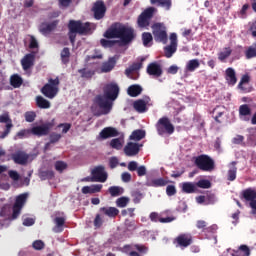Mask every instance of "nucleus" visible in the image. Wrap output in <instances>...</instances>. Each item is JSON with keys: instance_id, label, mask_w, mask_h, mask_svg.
Instances as JSON below:
<instances>
[{"instance_id": "aec40b11", "label": "nucleus", "mask_w": 256, "mask_h": 256, "mask_svg": "<svg viewBox=\"0 0 256 256\" xmlns=\"http://www.w3.org/2000/svg\"><path fill=\"white\" fill-rule=\"evenodd\" d=\"M57 25H59V20H54L50 23L43 22L39 26V31L42 35H49V33L57 29Z\"/></svg>"}, {"instance_id": "f257e3e1", "label": "nucleus", "mask_w": 256, "mask_h": 256, "mask_svg": "<svg viewBox=\"0 0 256 256\" xmlns=\"http://www.w3.org/2000/svg\"><path fill=\"white\" fill-rule=\"evenodd\" d=\"M103 93V95H97L94 98V104L102 109V115H109L113 109V101L119 97V85L116 83L106 84Z\"/></svg>"}, {"instance_id": "dca6fc26", "label": "nucleus", "mask_w": 256, "mask_h": 256, "mask_svg": "<svg viewBox=\"0 0 256 256\" xmlns=\"http://www.w3.org/2000/svg\"><path fill=\"white\" fill-rule=\"evenodd\" d=\"M242 197L245 199V201L250 202V207L255 211L256 209V190L253 188H247L243 190Z\"/></svg>"}, {"instance_id": "a18cd8bd", "label": "nucleus", "mask_w": 256, "mask_h": 256, "mask_svg": "<svg viewBox=\"0 0 256 256\" xmlns=\"http://www.w3.org/2000/svg\"><path fill=\"white\" fill-rule=\"evenodd\" d=\"M251 255V250L247 245H241L239 249L232 256H249Z\"/></svg>"}, {"instance_id": "a19ab883", "label": "nucleus", "mask_w": 256, "mask_h": 256, "mask_svg": "<svg viewBox=\"0 0 256 256\" xmlns=\"http://www.w3.org/2000/svg\"><path fill=\"white\" fill-rule=\"evenodd\" d=\"M28 197H29V194H27V193H23V194L18 195L16 197L14 206L15 207H20V208L23 209V206L25 205V203H27V198Z\"/></svg>"}, {"instance_id": "ddd939ff", "label": "nucleus", "mask_w": 256, "mask_h": 256, "mask_svg": "<svg viewBox=\"0 0 256 256\" xmlns=\"http://www.w3.org/2000/svg\"><path fill=\"white\" fill-rule=\"evenodd\" d=\"M0 123L6 124L4 131L0 135V139H5V137H8L11 133V129H13V120L11 119L9 112H4L0 115Z\"/></svg>"}, {"instance_id": "473e14b6", "label": "nucleus", "mask_w": 256, "mask_h": 256, "mask_svg": "<svg viewBox=\"0 0 256 256\" xmlns=\"http://www.w3.org/2000/svg\"><path fill=\"white\" fill-rule=\"evenodd\" d=\"M182 193H196L197 192V185L193 182H184L181 184Z\"/></svg>"}, {"instance_id": "49530a36", "label": "nucleus", "mask_w": 256, "mask_h": 256, "mask_svg": "<svg viewBox=\"0 0 256 256\" xmlns=\"http://www.w3.org/2000/svg\"><path fill=\"white\" fill-rule=\"evenodd\" d=\"M61 61L64 65H67L69 63V59L71 57V51L68 47L63 48V50L60 53Z\"/></svg>"}, {"instance_id": "0e129e2a", "label": "nucleus", "mask_w": 256, "mask_h": 256, "mask_svg": "<svg viewBox=\"0 0 256 256\" xmlns=\"http://www.w3.org/2000/svg\"><path fill=\"white\" fill-rule=\"evenodd\" d=\"M24 117L27 123H33V121H35V118L37 117V114L33 111H28L24 114Z\"/></svg>"}, {"instance_id": "13d9d810", "label": "nucleus", "mask_w": 256, "mask_h": 256, "mask_svg": "<svg viewBox=\"0 0 256 256\" xmlns=\"http://www.w3.org/2000/svg\"><path fill=\"white\" fill-rule=\"evenodd\" d=\"M231 53H233V51L231 50L230 47L225 48V51L220 52L218 54L219 61H225V59H228V57H231Z\"/></svg>"}, {"instance_id": "58836bf2", "label": "nucleus", "mask_w": 256, "mask_h": 256, "mask_svg": "<svg viewBox=\"0 0 256 256\" xmlns=\"http://www.w3.org/2000/svg\"><path fill=\"white\" fill-rule=\"evenodd\" d=\"M104 37H106V39H119V26L108 29L104 33Z\"/></svg>"}, {"instance_id": "de8ad7c7", "label": "nucleus", "mask_w": 256, "mask_h": 256, "mask_svg": "<svg viewBox=\"0 0 256 256\" xmlns=\"http://www.w3.org/2000/svg\"><path fill=\"white\" fill-rule=\"evenodd\" d=\"M110 147L116 149V151H121L123 149V140L121 138H114L110 141Z\"/></svg>"}, {"instance_id": "09e8293b", "label": "nucleus", "mask_w": 256, "mask_h": 256, "mask_svg": "<svg viewBox=\"0 0 256 256\" xmlns=\"http://www.w3.org/2000/svg\"><path fill=\"white\" fill-rule=\"evenodd\" d=\"M245 57H246V59H255V57H256V43H254L252 46H249L246 49Z\"/></svg>"}, {"instance_id": "6e6d98bb", "label": "nucleus", "mask_w": 256, "mask_h": 256, "mask_svg": "<svg viewBox=\"0 0 256 256\" xmlns=\"http://www.w3.org/2000/svg\"><path fill=\"white\" fill-rule=\"evenodd\" d=\"M108 191H109L111 197H119V195H123V190L119 186H111L108 189Z\"/></svg>"}, {"instance_id": "8fccbe9b", "label": "nucleus", "mask_w": 256, "mask_h": 256, "mask_svg": "<svg viewBox=\"0 0 256 256\" xmlns=\"http://www.w3.org/2000/svg\"><path fill=\"white\" fill-rule=\"evenodd\" d=\"M31 135V129H22L16 133L14 136V140L17 141L18 139H25Z\"/></svg>"}, {"instance_id": "e433bc0d", "label": "nucleus", "mask_w": 256, "mask_h": 256, "mask_svg": "<svg viewBox=\"0 0 256 256\" xmlns=\"http://www.w3.org/2000/svg\"><path fill=\"white\" fill-rule=\"evenodd\" d=\"M100 212L104 213V215H107V217L115 218L117 215H119V209L115 207H102L100 208Z\"/></svg>"}, {"instance_id": "a878e982", "label": "nucleus", "mask_w": 256, "mask_h": 256, "mask_svg": "<svg viewBox=\"0 0 256 256\" xmlns=\"http://www.w3.org/2000/svg\"><path fill=\"white\" fill-rule=\"evenodd\" d=\"M225 80L231 87L237 85V74L235 73V69L231 67L226 69Z\"/></svg>"}, {"instance_id": "4be33fe9", "label": "nucleus", "mask_w": 256, "mask_h": 256, "mask_svg": "<svg viewBox=\"0 0 256 256\" xmlns=\"http://www.w3.org/2000/svg\"><path fill=\"white\" fill-rule=\"evenodd\" d=\"M149 101H151V98L149 96H146L143 99L136 100L133 103V107L137 113H145L147 111V104H149Z\"/></svg>"}, {"instance_id": "f704fd0d", "label": "nucleus", "mask_w": 256, "mask_h": 256, "mask_svg": "<svg viewBox=\"0 0 256 256\" xmlns=\"http://www.w3.org/2000/svg\"><path fill=\"white\" fill-rule=\"evenodd\" d=\"M10 85L14 89H19L23 85V78L19 74H13L10 76Z\"/></svg>"}, {"instance_id": "bb28decb", "label": "nucleus", "mask_w": 256, "mask_h": 256, "mask_svg": "<svg viewBox=\"0 0 256 256\" xmlns=\"http://www.w3.org/2000/svg\"><path fill=\"white\" fill-rule=\"evenodd\" d=\"M103 184H92L91 186L82 187L81 191L83 195H93L94 193H101Z\"/></svg>"}, {"instance_id": "bf43d9fd", "label": "nucleus", "mask_w": 256, "mask_h": 256, "mask_svg": "<svg viewBox=\"0 0 256 256\" xmlns=\"http://www.w3.org/2000/svg\"><path fill=\"white\" fill-rule=\"evenodd\" d=\"M249 81H251V77L249 76V74H244L238 84V89H240L241 91H245V87H243V85H245V83H249Z\"/></svg>"}, {"instance_id": "a211bd4d", "label": "nucleus", "mask_w": 256, "mask_h": 256, "mask_svg": "<svg viewBox=\"0 0 256 256\" xmlns=\"http://www.w3.org/2000/svg\"><path fill=\"white\" fill-rule=\"evenodd\" d=\"M142 67L143 63L141 62L133 63L125 70L126 77H128V79H133L134 81H137V79H139V74H135L134 71H139V69H141Z\"/></svg>"}, {"instance_id": "b1692460", "label": "nucleus", "mask_w": 256, "mask_h": 256, "mask_svg": "<svg viewBox=\"0 0 256 256\" xmlns=\"http://www.w3.org/2000/svg\"><path fill=\"white\" fill-rule=\"evenodd\" d=\"M21 65L24 71H29V69L35 65V54H26L21 60Z\"/></svg>"}, {"instance_id": "3c124183", "label": "nucleus", "mask_w": 256, "mask_h": 256, "mask_svg": "<svg viewBox=\"0 0 256 256\" xmlns=\"http://www.w3.org/2000/svg\"><path fill=\"white\" fill-rule=\"evenodd\" d=\"M131 197H132V201L133 203L135 204H139L141 203V200L143 199L144 195L141 191L139 190H134L132 193H131Z\"/></svg>"}, {"instance_id": "79ce46f5", "label": "nucleus", "mask_w": 256, "mask_h": 256, "mask_svg": "<svg viewBox=\"0 0 256 256\" xmlns=\"http://www.w3.org/2000/svg\"><path fill=\"white\" fill-rule=\"evenodd\" d=\"M141 139H145V131L138 129L134 130L132 134L130 135L131 141H141Z\"/></svg>"}, {"instance_id": "5701e85b", "label": "nucleus", "mask_w": 256, "mask_h": 256, "mask_svg": "<svg viewBox=\"0 0 256 256\" xmlns=\"http://www.w3.org/2000/svg\"><path fill=\"white\" fill-rule=\"evenodd\" d=\"M128 171H137L138 177H145L147 175V167L145 166H139V164L135 161H130L128 163Z\"/></svg>"}, {"instance_id": "cd10ccee", "label": "nucleus", "mask_w": 256, "mask_h": 256, "mask_svg": "<svg viewBox=\"0 0 256 256\" xmlns=\"http://www.w3.org/2000/svg\"><path fill=\"white\" fill-rule=\"evenodd\" d=\"M212 117L213 119L216 121V123H223V120H221V118L223 117V115H225V107L224 106H216L213 110H212Z\"/></svg>"}, {"instance_id": "5fc2aeb1", "label": "nucleus", "mask_w": 256, "mask_h": 256, "mask_svg": "<svg viewBox=\"0 0 256 256\" xmlns=\"http://www.w3.org/2000/svg\"><path fill=\"white\" fill-rule=\"evenodd\" d=\"M78 73H80V75L83 79H91L93 77V75H95L94 70H87L85 68L79 69Z\"/></svg>"}, {"instance_id": "c9c22d12", "label": "nucleus", "mask_w": 256, "mask_h": 256, "mask_svg": "<svg viewBox=\"0 0 256 256\" xmlns=\"http://www.w3.org/2000/svg\"><path fill=\"white\" fill-rule=\"evenodd\" d=\"M230 169L228 170V181H235L237 179V162L232 161L229 165Z\"/></svg>"}, {"instance_id": "e2e57ef3", "label": "nucleus", "mask_w": 256, "mask_h": 256, "mask_svg": "<svg viewBox=\"0 0 256 256\" xmlns=\"http://www.w3.org/2000/svg\"><path fill=\"white\" fill-rule=\"evenodd\" d=\"M217 203V196L213 193H208L206 195V205H215Z\"/></svg>"}, {"instance_id": "c85d7f7f", "label": "nucleus", "mask_w": 256, "mask_h": 256, "mask_svg": "<svg viewBox=\"0 0 256 256\" xmlns=\"http://www.w3.org/2000/svg\"><path fill=\"white\" fill-rule=\"evenodd\" d=\"M115 65H117V60L115 59V57H110L108 61L102 64V73H110V71H113V69H115Z\"/></svg>"}, {"instance_id": "39448f33", "label": "nucleus", "mask_w": 256, "mask_h": 256, "mask_svg": "<svg viewBox=\"0 0 256 256\" xmlns=\"http://www.w3.org/2000/svg\"><path fill=\"white\" fill-rule=\"evenodd\" d=\"M155 128L160 137H164V135H173L175 133V126L167 116L160 118L157 121Z\"/></svg>"}, {"instance_id": "c756f323", "label": "nucleus", "mask_w": 256, "mask_h": 256, "mask_svg": "<svg viewBox=\"0 0 256 256\" xmlns=\"http://www.w3.org/2000/svg\"><path fill=\"white\" fill-rule=\"evenodd\" d=\"M65 221H67V218L65 217H56L54 219L55 227L53 228L54 233H63V227H65Z\"/></svg>"}, {"instance_id": "7ed1b4c3", "label": "nucleus", "mask_w": 256, "mask_h": 256, "mask_svg": "<svg viewBox=\"0 0 256 256\" xmlns=\"http://www.w3.org/2000/svg\"><path fill=\"white\" fill-rule=\"evenodd\" d=\"M194 165L200 169V171H204L206 173H211L215 171V160L211 158V156L202 154L194 159Z\"/></svg>"}, {"instance_id": "6e6552de", "label": "nucleus", "mask_w": 256, "mask_h": 256, "mask_svg": "<svg viewBox=\"0 0 256 256\" xmlns=\"http://www.w3.org/2000/svg\"><path fill=\"white\" fill-rule=\"evenodd\" d=\"M118 39L121 40L123 45H129L135 39V30L131 27L119 25Z\"/></svg>"}, {"instance_id": "6ab92c4d", "label": "nucleus", "mask_w": 256, "mask_h": 256, "mask_svg": "<svg viewBox=\"0 0 256 256\" xmlns=\"http://www.w3.org/2000/svg\"><path fill=\"white\" fill-rule=\"evenodd\" d=\"M111 137H119V131L113 127H106L101 130L98 139L105 141V139H110Z\"/></svg>"}, {"instance_id": "774afa93", "label": "nucleus", "mask_w": 256, "mask_h": 256, "mask_svg": "<svg viewBox=\"0 0 256 256\" xmlns=\"http://www.w3.org/2000/svg\"><path fill=\"white\" fill-rule=\"evenodd\" d=\"M8 175H9L10 179H12V181H14V183L19 181V179H21V175H19V172L15 171V170H10L8 172Z\"/></svg>"}, {"instance_id": "680f3d73", "label": "nucleus", "mask_w": 256, "mask_h": 256, "mask_svg": "<svg viewBox=\"0 0 256 256\" xmlns=\"http://www.w3.org/2000/svg\"><path fill=\"white\" fill-rule=\"evenodd\" d=\"M54 167L58 171V173H63V171L67 169V163L63 161H56Z\"/></svg>"}, {"instance_id": "2eb2a0df", "label": "nucleus", "mask_w": 256, "mask_h": 256, "mask_svg": "<svg viewBox=\"0 0 256 256\" xmlns=\"http://www.w3.org/2000/svg\"><path fill=\"white\" fill-rule=\"evenodd\" d=\"M141 147H143L142 144L128 142L124 147V153L127 157H135V155H139Z\"/></svg>"}, {"instance_id": "9d476101", "label": "nucleus", "mask_w": 256, "mask_h": 256, "mask_svg": "<svg viewBox=\"0 0 256 256\" xmlns=\"http://www.w3.org/2000/svg\"><path fill=\"white\" fill-rule=\"evenodd\" d=\"M155 13V8L149 7L144 10L138 17L137 23L138 27L145 28L149 27L151 19H153V14Z\"/></svg>"}, {"instance_id": "9b49d317", "label": "nucleus", "mask_w": 256, "mask_h": 256, "mask_svg": "<svg viewBox=\"0 0 256 256\" xmlns=\"http://www.w3.org/2000/svg\"><path fill=\"white\" fill-rule=\"evenodd\" d=\"M91 176L95 183H105L109 178V174L105 171V166L99 165L92 169Z\"/></svg>"}, {"instance_id": "864d4df0", "label": "nucleus", "mask_w": 256, "mask_h": 256, "mask_svg": "<svg viewBox=\"0 0 256 256\" xmlns=\"http://www.w3.org/2000/svg\"><path fill=\"white\" fill-rule=\"evenodd\" d=\"M41 181H47V179H53L55 177V172L51 170L42 171L39 173Z\"/></svg>"}, {"instance_id": "412c9836", "label": "nucleus", "mask_w": 256, "mask_h": 256, "mask_svg": "<svg viewBox=\"0 0 256 256\" xmlns=\"http://www.w3.org/2000/svg\"><path fill=\"white\" fill-rule=\"evenodd\" d=\"M146 72L152 77H161L163 75V68H161V64L152 62L147 66Z\"/></svg>"}, {"instance_id": "c03bdc74", "label": "nucleus", "mask_w": 256, "mask_h": 256, "mask_svg": "<svg viewBox=\"0 0 256 256\" xmlns=\"http://www.w3.org/2000/svg\"><path fill=\"white\" fill-rule=\"evenodd\" d=\"M239 116L243 117H251V107L248 104H242L239 107Z\"/></svg>"}, {"instance_id": "ea45409f", "label": "nucleus", "mask_w": 256, "mask_h": 256, "mask_svg": "<svg viewBox=\"0 0 256 256\" xmlns=\"http://www.w3.org/2000/svg\"><path fill=\"white\" fill-rule=\"evenodd\" d=\"M143 92V88L140 85H131L128 88V95L130 97H139Z\"/></svg>"}, {"instance_id": "423d86ee", "label": "nucleus", "mask_w": 256, "mask_h": 256, "mask_svg": "<svg viewBox=\"0 0 256 256\" xmlns=\"http://www.w3.org/2000/svg\"><path fill=\"white\" fill-rule=\"evenodd\" d=\"M152 33L154 36V41L156 43H162L167 45L169 41V36L167 35V27L164 23L156 22L152 25Z\"/></svg>"}, {"instance_id": "393cba45", "label": "nucleus", "mask_w": 256, "mask_h": 256, "mask_svg": "<svg viewBox=\"0 0 256 256\" xmlns=\"http://www.w3.org/2000/svg\"><path fill=\"white\" fill-rule=\"evenodd\" d=\"M149 219L150 221H152V223H171L173 222V220L175 219V217L173 216H168L166 218H163L161 216V214L157 213V212H152L149 215Z\"/></svg>"}, {"instance_id": "052dcab7", "label": "nucleus", "mask_w": 256, "mask_h": 256, "mask_svg": "<svg viewBox=\"0 0 256 256\" xmlns=\"http://www.w3.org/2000/svg\"><path fill=\"white\" fill-rule=\"evenodd\" d=\"M61 134L57 133V132H52L50 135H49V142L52 144V145H55V143H59V141H61Z\"/></svg>"}, {"instance_id": "0eeeda50", "label": "nucleus", "mask_w": 256, "mask_h": 256, "mask_svg": "<svg viewBox=\"0 0 256 256\" xmlns=\"http://www.w3.org/2000/svg\"><path fill=\"white\" fill-rule=\"evenodd\" d=\"M149 251V248L143 244L124 245L123 253L129 256H143Z\"/></svg>"}, {"instance_id": "f8f14e48", "label": "nucleus", "mask_w": 256, "mask_h": 256, "mask_svg": "<svg viewBox=\"0 0 256 256\" xmlns=\"http://www.w3.org/2000/svg\"><path fill=\"white\" fill-rule=\"evenodd\" d=\"M176 247H180L181 249H187L193 243V236L191 234L183 233L179 234L173 241Z\"/></svg>"}, {"instance_id": "2f4dec72", "label": "nucleus", "mask_w": 256, "mask_h": 256, "mask_svg": "<svg viewBox=\"0 0 256 256\" xmlns=\"http://www.w3.org/2000/svg\"><path fill=\"white\" fill-rule=\"evenodd\" d=\"M151 5H157V7H162L165 11H170L173 5L171 0H150Z\"/></svg>"}, {"instance_id": "f03ea898", "label": "nucleus", "mask_w": 256, "mask_h": 256, "mask_svg": "<svg viewBox=\"0 0 256 256\" xmlns=\"http://www.w3.org/2000/svg\"><path fill=\"white\" fill-rule=\"evenodd\" d=\"M68 37L70 43L75 45V39L78 35H91L93 33V24L90 22H81V20H70L68 23Z\"/></svg>"}, {"instance_id": "20e7f679", "label": "nucleus", "mask_w": 256, "mask_h": 256, "mask_svg": "<svg viewBox=\"0 0 256 256\" xmlns=\"http://www.w3.org/2000/svg\"><path fill=\"white\" fill-rule=\"evenodd\" d=\"M61 84V81L59 80V77H56L55 79L50 78L48 80V83H46L41 88V93L44 95V97H47V99H55L57 95L59 94V85Z\"/></svg>"}, {"instance_id": "37998d69", "label": "nucleus", "mask_w": 256, "mask_h": 256, "mask_svg": "<svg viewBox=\"0 0 256 256\" xmlns=\"http://www.w3.org/2000/svg\"><path fill=\"white\" fill-rule=\"evenodd\" d=\"M175 53H177V46L170 44L164 47V55L167 59H171Z\"/></svg>"}, {"instance_id": "69168bd1", "label": "nucleus", "mask_w": 256, "mask_h": 256, "mask_svg": "<svg viewBox=\"0 0 256 256\" xmlns=\"http://www.w3.org/2000/svg\"><path fill=\"white\" fill-rule=\"evenodd\" d=\"M129 203V198L127 197H120L116 200L117 207H127V204Z\"/></svg>"}, {"instance_id": "4d7b16f0", "label": "nucleus", "mask_w": 256, "mask_h": 256, "mask_svg": "<svg viewBox=\"0 0 256 256\" xmlns=\"http://www.w3.org/2000/svg\"><path fill=\"white\" fill-rule=\"evenodd\" d=\"M195 184H196V187H199L200 189H211V181L207 179H201Z\"/></svg>"}, {"instance_id": "f3484780", "label": "nucleus", "mask_w": 256, "mask_h": 256, "mask_svg": "<svg viewBox=\"0 0 256 256\" xmlns=\"http://www.w3.org/2000/svg\"><path fill=\"white\" fill-rule=\"evenodd\" d=\"M11 159L16 165H25L29 161V154L23 150H18L11 155Z\"/></svg>"}, {"instance_id": "72a5a7b5", "label": "nucleus", "mask_w": 256, "mask_h": 256, "mask_svg": "<svg viewBox=\"0 0 256 256\" xmlns=\"http://www.w3.org/2000/svg\"><path fill=\"white\" fill-rule=\"evenodd\" d=\"M168 184L169 181L165 180L164 178L152 179L146 182L147 187H165V185Z\"/></svg>"}, {"instance_id": "338daca9", "label": "nucleus", "mask_w": 256, "mask_h": 256, "mask_svg": "<svg viewBox=\"0 0 256 256\" xmlns=\"http://www.w3.org/2000/svg\"><path fill=\"white\" fill-rule=\"evenodd\" d=\"M102 226H103V217L101 216V214H96V217L94 219V227H96V229H101Z\"/></svg>"}, {"instance_id": "4468645a", "label": "nucleus", "mask_w": 256, "mask_h": 256, "mask_svg": "<svg viewBox=\"0 0 256 256\" xmlns=\"http://www.w3.org/2000/svg\"><path fill=\"white\" fill-rule=\"evenodd\" d=\"M51 131V124H42L40 126H34L30 129L32 135H36V137H45L49 135Z\"/></svg>"}, {"instance_id": "7c9ffc66", "label": "nucleus", "mask_w": 256, "mask_h": 256, "mask_svg": "<svg viewBox=\"0 0 256 256\" xmlns=\"http://www.w3.org/2000/svg\"><path fill=\"white\" fill-rule=\"evenodd\" d=\"M199 67H201L199 59H192L187 62L184 71L185 73H193L196 69H199Z\"/></svg>"}, {"instance_id": "603ef678", "label": "nucleus", "mask_w": 256, "mask_h": 256, "mask_svg": "<svg viewBox=\"0 0 256 256\" xmlns=\"http://www.w3.org/2000/svg\"><path fill=\"white\" fill-rule=\"evenodd\" d=\"M142 41H143L144 47H151L149 43L153 41V35L150 32H144L142 34Z\"/></svg>"}, {"instance_id": "1a4fd4ad", "label": "nucleus", "mask_w": 256, "mask_h": 256, "mask_svg": "<svg viewBox=\"0 0 256 256\" xmlns=\"http://www.w3.org/2000/svg\"><path fill=\"white\" fill-rule=\"evenodd\" d=\"M91 11L94 15V19L101 21V19L105 17V13H107V6L103 0H97L94 2Z\"/></svg>"}, {"instance_id": "4c0bfd02", "label": "nucleus", "mask_w": 256, "mask_h": 256, "mask_svg": "<svg viewBox=\"0 0 256 256\" xmlns=\"http://www.w3.org/2000/svg\"><path fill=\"white\" fill-rule=\"evenodd\" d=\"M36 105H37V107H39V109H50L51 108V102H49V100L45 99L43 96L36 97Z\"/></svg>"}]
</instances>
